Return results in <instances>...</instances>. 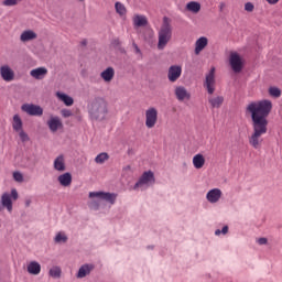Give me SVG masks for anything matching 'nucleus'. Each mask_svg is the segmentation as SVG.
Here are the masks:
<instances>
[{"label":"nucleus","mask_w":282,"mask_h":282,"mask_svg":"<svg viewBox=\"0 0 282 282\" xmlns=\"http://www.w3.org/2000/svg\"><path fill=\"white\" fill-rule=\"evenodd\" d=\"M155 184V175L152 171L144 172L139 181L134 184L133 191H147L150 186Z\"/></svg>","instance_id":"nucleus-5"},{"label":"nucleus","mask_w":282,"mask_h":282,"mask_svg":"<svg viewBox=\"0 0 282 282\" xmlns=\"http://www.w3.org/2000/svg\"><path fill=\"white\" fill-rule=\"evenodd\" d=\"M88 197L90 199L88 202V208H90V210H100L102 202H107L113 206L116 199H118V194L109 192H90Z\"/></svg>","instance_id":"nucleus-3"},{"label":"nucleus","mask_w":282,"mask_h":282,"mask_svg":"<svg viewBox=\"0 0 282 282\" xmlns=\"http://www.w3.org/2000/svg\"><path fill=\"white\" fill-rule=\"evenodd\" d=\"M31 204H32V200H30V199L25 200V206L26 207H30Z\"/></svg>","instance_id":"nucleus-47"},{"label":"nucleus","mask_w":282,"mask_h":282,"mask_svg":"<svg viewBox=\"0 0 282 282\" xmlns=\"http://www.w3.org/2000/svg\"><path fill=\"white\" fill-rule=\"evenodd\" d=\"M26 271L29 272V274L37 276V274H41V263H39L37 261H31L26 267Z\"/></svg>","instance_id":"nucleus-22"},{"label":"nucleus","mask_w":282,"mask_h":282,"mask_svg":"<svg viewBox=\"0 0 282 282\" xmlns=\"http://www.w3.org/2000/svg\"><path fill=\"white\" fill-rule=\"evenodd\" d=\"M224 8H226V3L225 2H220V4H219L220 12H224Z\"/></svg>","instance_id":"nucleus-43"},{"label":"nucleus","mask_w":282,"mask_h":282,"mask_svg":"<svg viewBox=\"0 0 282 282\" xmlns=\"http://www.w3.org/2000/svg\"><path fill=\"white\" fill-rule=\"evenodd\" d=\"M13 180L15 182H23V174L21 172H14L13 173Z\"/></svg>","instance_id":"nucleus-36"},{"label":"nucleus","mask_w":282,"mask_h":282,"mask_svg":"<svg viewBox=\"0 0 282 282\" xmlns=\"http://www.w3.org/2000/svg\"><path fill=\"white\" fill-rule=\"evenodd\" d=\"M158 123V109L150 108L145 111V127L153 129Z\"/></svg>","instance_id":"nucleus-9"},{"label":"nucleus","mask_w":282,"mask_h":282,"mask_svg":"<svg viewBox=\"0 0 282 282\" xmlns=\"http://www.w3.org/2000/svg\"><path fill=\"white\" fill-rule=\"evenodd\" d=\"M19 1H22V0H4L3 6H7V7L17 6V3H19Z\"/></svg>","instance_id":"nucleus-37"},{"label":"nucleus","mask_w":282,"mask_h":282,"mask_svg":"<svg viewBox=\"0 0 282 282\" xmlns=\"http://www.w3.org/2000/svg\"><path fill=\"white\" fill-rule=\"evenodd\" d=\"M30 76L35 80H43L45 76H47V68L45 67H37L30 72Z\"/></svg>","instance_id":"nucleus-15"},{"label":"nucleus","mask_w":282,"mask_h":282,"mask_svg":"<svg viewBox=\"0 0 282 282\" xmlns=\"http://www.w3.org/2000/svg\"><path fill=\"white\" fill-rule=\"evenodd\" d=\"M21 109L22 111H24V113H28V116H36V117L43 116V108L39 105L23 104L21 106Z\"/></svg>","instance_id":"nucleus-7"},{"label":"nucleus","mask_w":282,"mask_h":282,"mask_svg":"<svg viewBox=\"0 0 282 282\" xmlns=\"http://www.w3.org/2000/svg\"><path fill=\"white\" fill-rule=\"evenodd\" d=\"M83 45H87V41H84V42H83Z\"/></svg>","instance_id":"nucleus-50"},{"label":"nucleus","mask_w":282,"mask_h":282,"mask_svg":"<svg viewBox=\"0 0 282 282\" xmlns=\"http://www.w3.org/2000/svg\"><path fill=\"white\" fill-rule=\"evenodd\" d=\"M61 113H62L63 118H72V116H73L72 110H69V109H62Z\"/></svg>","instance_id":"nucleus-38"},{"label":"nucleus","mask_w":282,"mask_h":282,"mask_svg":"<svg viewBox=\"0 0 282 282\" xmlns=\"http://www.w3.org/2000/svg\"><path fill=\"white\" fill-rule=\"evenodd\" d=\"M229 65L235 74H239L243 69V62H241V56L237 53L230 54Z\"/></svg>","instance_id":"nucleus-8"},{"label":"nucleus","mask_w":282,"mask_h":282,"mask_svg":"<svg viewBox=\"0 0 282 282\" xmlns=\"http://www.w3.org/2000/svg\"><path fill=\"white\" fill-rule=\"evenodd\" d=\"M208 45V37L202 36L195 42V54L196 56H199L202 52H204V48Z\"/></svg>","instance_id":"nucleus-16"},{"label":"nucleus","mask_w":282,"mask_h":282,"mask_svg":"<svg viewBox=\"0 0 282 282\" xmlns=\"http://www.w3.org/2000/svg\"><path fill=\"white\" fill-rule=\"evenodd\" d=\"M205 87L208 94H215V68H212L209 74L206 76Z\"/></svg>","instance_id":"nucleus-13"},{"label":"nucleus","mask_w":282,"mask_h":282,"mask_svg":"<svg viewBox=\"0 0 282 282\" xmlns=\"http://www.w3.org/2000/svg\"><path fill=\"white\" fill-rule=\"evenodd\" d=\"M220 232L221 235H228V226H224Z\"/></svg>","instance_id":"nucleus-42"},{"label":"nucleus","mask_w":282,"mask_h":282,"mask_svg":"<svg viewBox=\"0 0 282 282\" xmlns=\"http://www.w3.org/2000/svg\"><path fill=\"white\" fill-rule=\"evenodd\" d=\"M87 109L90 120L102 122L107 118V113H109V104L105 97L98 96L88 102Z\"/></svg>","instance_id":"nucleus-2"},{"label":"nucleus","mask_w":282,"mask_h":282,"mask_svg":"<svg viewBox=\"0 0 282 282\" xmlns=\"http://www.w3.org/2000/svg\"><path fill=\"white\" fill-rule=\"evenodd\" d=\"M245 10L246 12H252L254 10V4H252L251 2H247L245 4Z\"/></svg>","instance_id":"nucleus-39"},{"label":"nucleus","mask_w":282,"mask_h":282,"mask_svg":"<svg viewBox=\"0 0 282 282\" xmlns=\"http://www.w3.org/2000/svg\"><path fill=\"white\" fill-rule=\"evenodd\" d=\"M17 133H19L20 140H21L22 142H30V137L26 134L25 131L20 130V131H18Z\"/></svg>","instance_id":"nucleus-35"},{"label":"nucleus","mask_w":282,"mask_h":282,"mask_svg":"<svg viewBox=\"0 0 282 282\" xmlns=\"http://www.w3.org/2000/svg\"><path fill=\"white\" fill-rule=\"evenodd\" d=\"M13 131H21L23 130V120H21V117L19 115L13 116V122H12Z\"/></svg>","instance_id":"nucleus-29"},{"label":"nucleus","mask_w":282,"mask_h":282,"mask_svg":"<svg viewBox=\"0 0 282 282\" xmlns=\"http://www.w3.org/2000/svg\"><path fill=\"white\" fill-rule=\"evenodd\" d=\"M221 189L214 188L206 194V199L209 202V204H217V202L221 199Z\"/></svg>","instance_id":"nucleus-14"},{"label":"nucleus","mask_w":282,"mask_h":282,"mask_svg":"<svg viewBox=\"0 0 282 282\" xmlns=\"http://www.w3.org/2000/svg\"><path fill=\"white\" fill-rule=\"evenodd\" d=\"M268 3H270L271 6H274L275 3H279V0H267Z\"/></svg>","instance_id":"nucleus-44"},{"label":"nucleus","mask_w":282,"mask_h":282,"mask_svg":"<svg viewBox=\"0 0 282 282\" xmlns=\"http://www.w3.org/2000/svg\"><path fill=\"white\" fill-rule=\"evenodd\" d=\"M78 1H85V0H78Z\"/></svg>","instance_id":"nucleus-51"},{"label":"nucleus","mask_w":282,"mask_h":282,"mask_svg":"<svg viewBox=\"0 0 282 282\" xmlns=\"http://www.w3.org/2000/svg\"><path fill=\"white\" fill-rule=\"evenodd\" d=\"M53 167L55 171H58L59 173H63V171H66L65 166V156L63 154H59L53 163Z\"/></svg>","instance_id":"nucleus-19"},{"label":"nucleus","mask_w":282,"mask_h":282,"mask_svg":"<svg viewBox=\"0 0 282 282\" xmlns=\"http://www.w3.org/2000/svg\"><path fill=\"white\" fill-rule=\"evenodd\" d=\"M56 97L62 100V102H64V105H66V107H72V105H74V98L69 97L66 94L63 93H56Z\"/></svg>","instance_id":"nucleus-28"},{"label":"nucleus","mask_w":282,"mask_h":282,"mask_svg":"<svg viewBox=\"0 0 282 282\" xmlns=\"http://www.w3.org/2000/svg\"><path fill=\"white\" fill-rule=\"evenodd\" d=\"M173 36V26L169 17L163 18V23L159 30L158 50H164Z\"/></svg>","instance_id":"nucleus-4"},{"label":"nucleus","mask_w":282,"mask_h":282,"mask_svg":"<svg viewBox=\"0 0 282 282\" xmlns=\"http://www.w3.org/2000/svg\"><path fill=\"white\" fill-rule=\"evenodd\" d=\"M133 25L134 28H144L149 25V20L144 15L137 14L133 17Z\"/></svg>","instance_id":"nucleus-23"},{"label":"nucleus","mask_w":282,"mask_h":282,"mask_svg":"<svg viewBox=\"0 0 282 282\" xmlns=\"http://www.w3.org/2000/svg\"><path fill=\"white\" fill-rule=\"evenodd\" d=\"M185 10H187V12H192L193 14H198V12L202 10V3L191 1L186 4Z\"/></svg>","instance_id":"nucleus-25"},{"label":"nucleus","mask_w":282,"mask_h":282,"mask_svg":"<svg viewBox=\"0 0 282 282\" xmlns=\"http://www.w3.org/2000/svg\"><path fill=\"white\" fill-rule=\"evenodd\" d=\"M57 181L59 182L61 186H72V173L66 172L64 174H61L57 177Z\"/></svg>","instance_id":"nucleus-24"},{"label":"nucleus","mask_w":282,"mask_h":282,"mask_svg":"<svg viewBox=\"0 0 282 282\" xmlns=\"http://www.w3.org/2000/svg\"><path fill=\"white\" fill-rule=\"evenodd\" d=\"M37 34L36 32L32 31V30H26L24 32H22V34L20 35V41L22 43H28L30 41H34L35 39H37Z\"/></svg>","instance_id":"nucleus-20"},{"label":"nucleus","mask_w":282,"mask_h":282,"mask_svg":"<svg viewBox=\"0 0 282 282\" xmlns=\"http://www.w3.org/2000/svg\"><path fill=\"white\" fill-rule=\"evenodd\" d=\"M50 131H52V133H56V131H58V129H63V121L61 120L59 117H54L51 116L50 119L46 122Z\"/></svg>","instance_id":"nucleus-11"},{"label":"nucleus","mask_w":282,"mask_h":282,"mask_svg":"<svg viewBox=\"0 0 282 282\" xmlns=\"http://www.w3.org/2000/svg\"><path fill=\"white\" fill-rule=\"evenodd\" d=\"M215 235H216V237H219V235H221V230L220 229H216L215 230Z\"/></svg>","instance_id":"nucleus-45"},{"label":"nucleus","mask_w":282,"mask_h":282,"mask_svg":"<svg viewBox=\"0 0 282 282\" xmlns=\"http://www.w3.org/2000/svg\"><path fill=\"white\" fill-rule=\"evenodd\" d=\"M124 171H131V166H129V165L126 166V167H124Z\"/></svg>","instance_id":"nucleus-48"},{"label":"nucleus","mask_w":282,"mask_h":282,"mask_svg":"<svg viewBox=\"0 0 282 282\" xmlns=\"http://www.w3.org/2000/svg\"><path fill=\"white\" fill-rule=\"evenodd\" d=\"M208 102H209L212 109H219V107H221V105H224V97L223 96L209 97Z\"/></svg>","instance_id":"nucleus-26"},{"label":"nucleus","mask_w":282,"mask_h":282,"mask_svg":"<svg viewBox=\"0 0 282 282\" xmlns=\"http://www.w3.org/2000/svg\"><path fill=\"white\" fill-rule=\"evenodd\" d=\"M181 76H182V66L180 65L170 66L167 70V79L170 80V83H176V80H180Z\"/></svg>","instance_id":"nucleus-10"},{"label":"nucleus","mask_w":282,"mask_h":282,"mask_svg":"<svg viewBox=\"0 0 282 282\" xmlns=\"http://www.w3.org/2000/svg\"><path fill=\"white\" fill-rule=\"evenodd\" d=\"M257 243H259V246H268V238H258Z\"/></svg>","instance_id":"nucleus-41"},{"label":"nucleus","mask_w":282,"mask_h":282,"mask_svg":"<svg viewBox=\"0 0 282 282\" xmlns=\"http://www.w3.org/2000/svg\"><path fill=\"white\" fill-rule=\"evenodd\" d=\"M269 94L272 98H281V89L276 86H271L269 88Z\"/></svg>","instance_id":"nucleus-34"},{"label":"nucleus","mask_w":282,"mask_h":282,"mask_svg":"<svg viewBox=\"0 0 282 282\" xmlns=\"http://www.w3.org/2000/svg\"><path fill=\"white\" fill-rule=\"evenodd\" d=\"M12 199L14 202L19 199V192H17V189H12L11 195L9 193H3L1 196V204L9 213H12Z\"/></svg>","instance_id":"nucleus-6"},{"label":"nucleus","mask_w":282,"mask_h":282,"mask_svg":"<svg viewBox=\"0 0 282 282\" xmlns=\"http://www.w3.org/2000/svg\"><path fill=\"white\" fill-rule=\"evenodd\" d=\"M132 46L134 47V53L139 55L140 58H142V51L138 46V44L133 43Z\"/></svg>","instance_id":"nucleus-40"},{"label":"nucleus","mask_w":282,"mask_h":282,"mask_svg":"<svg viewBox=\"0 0 282 282\" xmlns=\"http://www.w3.org/2000/svg\"><path fill=\"white\" fill-rule=\"evenodd\" d=\"M0 210H1V205H0Z\"/></svg>","instance_id":"nucleus-52"},{"label":"nucleus","mask_w":282,"mask_h":282,"mask_svg":"<svg viewBox=\"0 0 282 282\" xmlns=\"http://www.w3.org/2000/svg\"><path fill=\"white\" fill-rule=\"evenodd\" d=\"M0 76L6 83H12L14 80V70L10 66L3 65L0 67Z\"/></svg>","instance_id":"nucleus-12"},{"label":"nucleus","mask_w":282,"mask_h":282,"mask_svg":"<svg viewBox=\"0 0 282 282\" xmlns=\"http://www.w3.org/2000/svg\"><path fill=\"white\" fill-rule=\"evenodd\" d=\"M175 96L177 100H191V94L183 86H178L175 88Z\"/></svg>","instance_id":"nucleus-18"},{"label":"nucleus","mask_w":282,"mask_h":282,"mask_svg":"<svg viewBox=\"0 0 282 282\" xmlns=\"http://www.w3.org/2000/svg\"><path fill=\"white\" fill-rule=\"evenodd\" d=\"M112 45H120V40H113Z\"/></svg>","instance_id":"nucleus-46"},{"label":"nucleus","mask_w":282,"mask_h":282,"mask_svg":"<svg viewBox=\"0 0 282 282\" xmlns=\"http://www.w3.org/2000/svg\"><path fill=\"white\" fill-rule=\"evenodd\" d=\"M115 8L117 14H120V17H124V14H127V8L124 4H122V2H116Z\"/></svg>","instance_id":"nucleus-33"},{"label":"nucleus","mask_w":282,"mask_h":282,"mask_svg":"<svg viewBox=\"0 0 282 282\" xmlns=\"http://www.w3.org/2000/svg\"><path fill=\"white\" fill-rule=\"evenodd\" d=\"M50 276H52V279H61V268L59 267H53L50 269L48 271Z\"/></svg>","instance_id":"nucleus-32"},{"label":"nucleus","mask_w":282,"mask_h":282,"mask_svg":"<svg viewBox=\"0 0 282 282\" xmlns=\"http://www.w3.org/2000/svg\"><path fill=\"white\" fill-rule=\"evenodd\" d=\"M148 250H153V246H148Z\"/></svg>","instance_id":"nucleus-49"},{"label":"nucleus","mask_w":282,"mask_h":282,"mask_svg":"<svg viewBox=\"0 0 282 282\" xmlns=\"http://www.w3.org/2000/svg\"><path fill=\"white\" fill-rule=\"evenodd\" d=\"M247 111L251 116L252 133L249 137V144L253 149H261L263 143L262 135L268 133V116L272 111V101L263 99L253 101L247 106Z\"/></svg>","instance_id":"nucleus-1"},{"label":"nucleus","mask_w":282,"mask_h":282,"mask_svg":"<svg viewBox=\"0 0 282 282\" xmlns=\"http://www.w3.org/2000/svg\"><path fill=\"white\" fill-rule=\"evenodd\" d=\"M194 169H204V164H206V159H204L203 154H196L193 158Z\"/></svg>","instance_id":"nucleus-27"},{"label":"nucleus","mask_w":282,"mask_h":282,"mask_svg":"<svg viewBox=\"0 0 282 282\" xmlns=\"http://www.w3.org/2000/svg\"><path fill=\"white\" fill-rule=\"evenodd\" d=\"M109 160V154L107 152H101L95 158L96 164H105Z\"/></svg>","instance_id":"nucleus-30"},{"label":"nucleus","mask_w":282,"mask_h":282,"mask_svg":"<svg viewBox=\"0 0 282 282\" xmlns=\"http://www.w3.org/2000/svg\"><path fill=\"white\" fill-rule=\"evenodd\" d=\"M94 268V264H83L77 272V279H85V276H89Z\"/></svg>","instance_id":"nucleus-17"},{"label":"nucleus","mask_w":282,"mask_h":282,"mask_svg":"<svg viewBox=\"0 0 282 282\" xmlns=\"http://www.w3.org/2000/svg\"><path fill=\"white\" fill-rule=\"evenodd\" d=\"M100 76L105 83H111L113 80V76H116V70L113 67H108L100 73Z\"/></svg>","instance_id":"nucleus-21"},{"label":"nucleus","mask_w":282,"mask_h":282,"mask_svg":"<svg viewBox=\"0 0 282 282\" xmlns=\"http://www.w3.org/2000/svg\"><path fill=\"white\" fill-rule=\"evenodd\" d=\"M54 241L55 243H67V235H65L63 231H59L56 234Z\"/></svg>","instance_id":"nucleus-31"}]
</instances>
